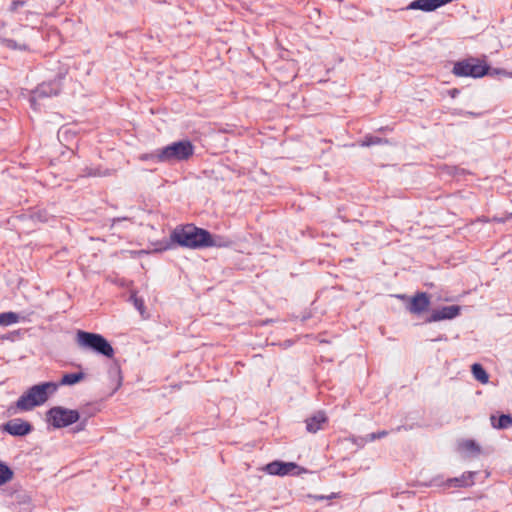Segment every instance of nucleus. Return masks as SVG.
Segmentation results:
<instances>
[{"label": "nucleus", "instance_id": "nucleus-1", "mask_svg": "<svg viewBox=\"0 0 512 512\" xmlns=\"http://www.w3.org/2000/svg\"><path fill=\"white\" fill-rule=\"evenodd\" d=\"M59 388L57 382H42L31 386L16 401L14 406L8 408V413L15 414L18 411H31L36 406L44 404L50 395H53Z\"/></svg>", "mask_w": 512, "mask_h": 512}, {"label": "nucleus", "instance_id": "nucleus-2", "mask_svg": "<svg viewBox=\"0 0 512 512\" xmlns=\"http://www.w3.org/2000/svg\"><path fill=\"white\" fill-rule=\"evenodd\" d=\"M170 239L181 247L190 249L206 248L209 231L196 227L193 224L177 226L172 231Z\"/></svg>", "mask_w": 512, "mask_h": 512}, {"label": "nucleus", "instance_id": "nucleus-3", "mask_svg": "<svg viewBox=\"0 0 512 512\" xmlns=\"http://www.w3.org/2000/svg\"><path fill=\"white\" fill-rule=\"evenodd\" d=\"M77 342L79 346L90 349L107 358H112L114 356V349L112 345L101 334L79 330L77 332Z\"/></svg>", "mask_w": 512, "mask_h": 512}, {"label": "nucleus", "instance_id": "nucleus-4", "mask_svg": "<svg viewBox=\"0 0 512 512\" xmlns=\"http://www.w3.org/2000/svg\"><path fill=\"white\" fill-rule=\"evenodd\" d=\"M46 420L55 429L65 428L77 423L80 420V413L75 409L54 406L46 412Z\"/></svg>", "mask_w": 512, "mask_h": 512}, {"label": "nucleus", "instance_id": "nucleus-5", "mask_svg": "<svg viewBox=\"0 0 512 512\" xmlns=\"http://www.w3.org/2000/svg\"><path fill=\"white\" fill-rule=\"evenodd\" d=\"M166 164L187 161L194 154L190 140H180L162 147Z\"/></svg>", "mask_w": 512, "mask_h": 512}, {"label": "nucleus", "instance_id": "nucleus-6", "mask_svg": "<svg viewBox=\"0 0 512 512\" xmlns=\"http://www.w3.org/2000/svg\"><path fill=\"white\" fill-rule=\"evenodd\" d=\"M490 67L475 58L459 61L454 64L453 73L456 76L481 78L488 74Z\"/></svg>", "mask_w": 512, "mask_h": 512}, {"label": "nucleus", "instance_id": "nucleus-7", "mask_svg": "<svg viewBox=\"0 0 512 512\" xmlns=\"http://www.w3.org/2000/svg\"><path fill=\"white\" fill-rule=\"evenodd\" d=\"M264 471L270 475L285 476V475H299L302 472H304L305 469L298 466L294 462H283V461L276 460V461L268 463L264 467Z\"/></svg>", "mask_w": 512, "mask_h": 512}, {"label": "nucleus", "instance_id": "nucleus-8", "mask_svg": "<svg viewBox=\"0 0 512 512\" xmlns=\"http://www.w3.org/2000/svg\"><path fill=\"white\" fill-rule=\"evenodd\" d=\"M478 474L476 471H466L459 477L448 478L442 483H438V479H434V485L441 486L446 489L449 488H467L475 483V477Z\"/></svg>", "mask_w": 512, "mask_h": 512}, {"label": "nucleus", "instance_id": "nucleus-9", "mask_svg": "<svg viewBox=\"0 0 512 512\" xmlns=\"http://www.w3.org/2000/svg\"><path fill=\"white\" fill-rule=\"evenodd\" d=\"M2 432L8 433L11 436L23 437L30 434L33 430V426L28 421L21 418H15L3 423L0 426Z\"/></svg>", "mask_w": 512, "mask_h": 512}, {"label": "nucleus", "instance_id": "nucleus-10", "mask_svg": "<svg viewBox=\"0 0 512 512\" xmlns=\"http://www.w3.org/2000/svg\"><path fill=\"white\" fill-rule=\"evenodd\" d=\"M60 92V85L56 81L43 82L39 84L33 91L30 98L31 105L34 107L37 100L56 96Z\"/></svg>", "mask_w": 512, "mask_h": 512}, {"label": "nucleus", "instance_id": "nucleus-11", "mask_svg": "<svg viewBox=\"0 0 512 512\" xmlns=\"http://www.w3.org/2000/svg\"><path fill=\"white\" fill-rule=\"evenodd\" d=\"M460 311L461 307L459 305L442 306L432 310L430 315L425 319V323L454 319L460 314Z\"/></svg>", "mask_w": 512, "mask_h": 512}, {"label": "nucleus", "instance_id": "nucleus-12", "mask_svg": "<svg viewBox=\"0 0 512 512\" xmlns=\"http://www.w3.org/2000/svg\"><path fill=\"white\" fill-rule=\"evenodd\" d=\"M430 305V297L425 292H418L410 298L407 309L412 314H421L425 312Z\"/></svg>", "mask_w": 512, "mask_h": 512}, {"label": "nucleus", "instance_id": "nucleus-13", "mask_svg": "<svg viewBox=\"0 0 512 512\" xmlns=\"http://www.w3.org/2000/svg\"><path fill=\"white\" fill-rule=\"evenodd\" d=\"M452 0H414L408 6L407 10H422L425 12H432L448 3Z\"/></svg>", "mask_w": 512, "mask_h": 512}, {"label": "nucleus", "instance_id": "nucleus-14", "mask_svg": "<svg viewBox=\"0 0 512 512\" xmlns=\"http://www.w3.org/2000/svg\"><path fill=\"white\" fill-rule=\"evenodd\" d=\"M306 430L310 433H316L322 429V425L327 422L324 412L319 411L313 416L306 419Z\"/></svg>", "mask_w": 512, "mask_h": 512}, {"label": "nucleus", "instance_id": "nucleus-15", "mask_svg": "<svg viewBox=\"0 0 512 512\" xmlns=\"http://www.w3.org/2000/svg\"><path fill=\"white\" fill-rule=\"evenodd\" d=\"M138 159L142 162H150L152 164H166L162 147L147 153H142L138 156Z\"/></svg>", "mask_w": 512, "mask_h": 512}, {"label": "nucleus", "instance_id": "nucleus-16", "mask_svg": "<svg viewBox=\"0 0 512 512\" xmlns=\"http://www.w3.org/2000/svg\"><path fill=\"white\" fill-rule=\"evenodd\" d=\"M208 244L206 245V248L208 247H217V248H223V247H230L233 244V241L225 236L221 235H212L209 232V239Z\"/></svg>", "mask_w": 512, "mask_h": 512}, {"label": "nucleus", "instance_id": "nucleus-17", "mask_svg": "<svg viewBox=\"0 0 512 512\" xmlns=\"http://www.w3.org/2000/svg\"><path fill=\"white\" fill-rule=\"evenodd\" d=\"M491 424L496 429H507L512 425V416L510 414H501L498 418L495 415L490 417Z\"/></svg>", "mask_w": 512, "mask_h": 512}, {"label": "nucleus", "instance_id": "nucleus-18", "mask_svg": "<svg viewBox=\"0 0 512 512\" xmlns=\"http://www.w3.org/2000/svg\"><path fill=\"white\" fill-rule=\"evenodd\" d=\"M84 378H85V374L83 372L66 373L62 376L60 382H58L57 384H59V386H61V385L71 386V385H74V384L80 382Z\"/></svg>", "mask_w": 512, "mask_h": 512}, {"label": "nucleus", "instance_id": "nucleus-19", "mask_svg": "<svg viewBox=\"0 0 512 512\" xmlns=\"http://www.w3.org/2000/svg\"><path fill=\"white\" fill-rule=\"evenodd\" d=\"M471 372L476 380L485 384L489 380V375L483 366L479 363H474L471 367Z\"/></svg>", "mask_w": 512, "mask_h": 512}, {"label": "nucleus", "instance_id": "nucleus-20", "mask_svg": "<svg viewBox=\"0 0 512 512\" xmlns=\"http://www.w3.org/2000/svg\"><path fill=\"white\" fill-rule=\"evenodd\" d=\"M13 477V470L6 463L0 461V486L10 482Z\"/></svg>", "mask_w": 512, "mask_h": 512}, {"label": "nucleus", "instance_id": "nucleus-21", "mask_svg": "<svg viewBox=\"0 0 512 512\" xmlns=\"http://www.w3.org/2000/svg\"><path fill=\"white\" fill-rule=\"evenodd\" d=\"M19 321V315L15 312H4L0 314V325L9 326Z\"/></svg>", "mask_w": 512, "mask_h": 512}, {"label": "nucleus", "instance_id": "nucleus-22", "mask_svg": "<svg viewBox=\"0 0 512 512\" xmlns=\"http://www.w3.org/2000/svg\"><path fill=\"white\" fill-rule=\"evenodd\" d=\"M383 143H387V140L380 138L378 136L366 135L363 138L361 145L364 147H369V146H373V145H380Z\"/></svg>", "mask_w": 512, "mask_h": 512}, {"label": "nucleus", "instance_id": "nucleus-23", "mask_svg": "<svg viewBox=\"0 0 512 512\" xmlns=\"http://www.w3.org/2000/svg\"><path fill=\"white\" fill-rule=\"evenodd\" d=\"M460 446L465 451H469L472 453L480 452V447L477 445V443L474 440H465L461 443Z\"/></svg>", "mask_w": 512, "mask_h": 512}, {"label": "nucleus", "instance_id": "nucleus-24", "mask_svg": "<svg viewBox=\"0 0 512 512\" xmlns=\"http://www.w3.org/2000/svg\"><path fill=\"white\" fill-rule=\"evenodd\" d=\"M130 300L132 301L135 308L140 312V314L143 315L145 310L144 300L137 297V295L134 293L131 294Z\"/></svg>", "mask_w": 512, "mask_h": 512}, {"label": "nucleus", "instance_id": "nucleus-25", "mask_svg": "<svg viewBox=\"0 0 512 512\" xmlns=\"http://www.w3.org/2000/svg\"><path fill=\"white\" fill-rule=\"evenodd\" d=\"M103 175L104 174L101 173L99 168H89V167H86L82 171V176H84V177H99V176H103Z\"/></svg>", "mask_w": 512, "mask_h": 512}, {"label": "nucleus", "instance_id": "nucleus-26", "mask_svg": "<svg viewBox=\"0 0 512 512\" xmlns=\"http://www.w3.org/2000/svg\"><path fill=\"white\" fill-rule=\"evenodd\" d=\"M388 435V431L386 430H382V431H379V432H373V433H370L367 435V440L368 441H374V440H377V439H381L385 436Z\"/></svg>", "mask_w": 512, "mask_h": 512}, {"label": "nucleus", "instance_id": "nucleus-27", "mask_svg": "<svg viewBox=\"0 0 512 512\" xmlns=\"http://www.w3.org/2000/svg\"><path fill=\"white\" fill-rule=\"evenodd\" d=\"M26 3L25 0H12L10 4V11H16L19 7L24 6Z\"/></svg>", "mask_w": 512, "mask_h": 512}, {"label": "nucleus", "instance_id": "nucleus-28", "mask_svg": "<svg viewBox=\"0 0 512 512\" xmlns=\"http://www.w3.org/2000/svg\"><path fill=\"white\" fill-rule=\"evenodd\" d=\"M7 47L12 49L25 50L26 45H18L15 40L9 39L7 40Z\"/></svg>", "mask_w": 512, "mask_h": 512}, {"label": "nucleus", "instance_id": "nucleus-29", "mask_svg": "<svg viewBox=\"0 0 512 512\" xmlns=\"http://www.w3.org/2000/svg\"><path fill=\"white\" fill-rule=\"evenodd\" d=\"M110 373H114L116 376H117V385H116V389H118L120 386H121V382H122V377L120 375V369L118 367L110 370Z\"/></svg>", "mask_w": 512, "mask_h": 512}, {"label": "nucleus", "instance_id": "nucleus-30", "mask_svg": "<svg viewBox=\"0 0 512 512\" xmlns=\"http://www.w3.org/2000/svg\"><path fill=\"white\" fill-rule=\"evenodd\" d=\"M86 423H87L86 419H84V420H82L80 422L78 421L74 431L75 432L83 431L85 429V427H86Z\"/></svg>", "mask_w": 512, "mask_h": 512}, {"label": "nucleus", "instance_id": "nucleus-31", "mask_svg": "<svg viewBox=\"0 0 512 512\" xmlns=\"http://www.w3.org/2000/svg\"><path fill=\"white\" fill-rule=\"evenodd\" d=\"M336 497V494L335 493H331L329 496H324V495H318V496H315V498L317 500H324V499H332V498H335Z\"/></svg>", "mask_w": 512, "mask_h": 512}, {"label": "nucleus", "instance_id": "nucleus-32", "mask_svg": "<svg viewBox=\"0 0 512 512\" xmlns=\"http://www.w3.org/2000/svg\"><path fill=\"white\" fill-rule=\"evenodd\" d=\"M124 220H128V218L126 217H117V218H113L112 222H113V225L117 222H120V221H124Z\"/></svg>", "mask_w": 512, "mask_h": 512}, {"label": "nucleus", "instance_id": "nucleus-33", "mask_svg": "<svg viewBox=\"0 0 512 512\" xmlns=\"http://www.w3.org/2000/svg\"><path fill=\"white\" fill-rule=\"evenodd\" d=\"M446 339H447V337L445 335H440L437 338L433 339V341H442V340H446Z\"/></svg>", "mask_w": 512, "mask_h": 512}, {"label": "nucleus", "instance_id": "nucleus-34", "mask_svg": "<svg viewBox=\"0 0 512 512\" xmlns=\"http://www.w3.org/2000/svg\"><path fill=\"white\" fill-rule=\"evenodd\" d=\"M493 221H494V222H498V223H504V222H505V219H504V218L494 217V218H493Z\"/></svg>", "mask_w": 512, "mask_h": 512}, {"label": "nucleus", "instance_id": "nucleus-35", "mask_svg": "<svg viewBox=\"0 0 512 512\" xmlns=\"http://www.w3.org/2000/svg\"><path fill=\"white\" fill-rule=\"evenodd\" d=\"M459 93V91L457 89H453L450 91V94L451 96L454 98L457 94Z\"/></svg>", "mask_w": 512, "mask_h": 512}, {"label": "nucleus", "instance_id": "nucleus-36", "mask_svg": "<svg viewBox=\"0 0 512 512\" xmlns=\"http://www.w3.org/2000/svg\"><path fill=\"white\" fill-rule=\"evenodd\" d=\"M397 297L400 298V299H406L405 295H397Z\"/></svg>", "mask_w": 512, "mask_h": 512}, {"label": "nucleus", "instance_id": "nucleus-37", "mask_svg": "<svg viewBox=\"0 0 512 512\" xmlns=\"http://www.w3.org/2000/svg\"><path fill=\"white\" fill-rule=\"evenodd\" d=\"M466 114L474 115V113H473V112H466Z\"/></svg>", "mask_w": 512, "mask_h": 512}, {"label": "nucleus", "instance_id": "nucleus-38", "mask_svg": "<svg viewBox=\"0 0 512 512\" xmlns=\"http://www.w3.org/2000/svg\"><path fill=\"white\" fill-rule=\"evenodd\" d=\"M401 428H402V426H399V427H397V429H396V430H397V431H400V430H401Z\"/></svg>", "mask_w": 512, "mask_h": 512}]
</instances>
